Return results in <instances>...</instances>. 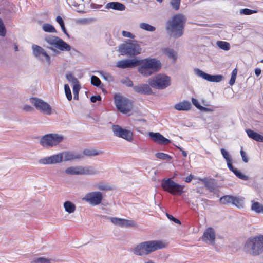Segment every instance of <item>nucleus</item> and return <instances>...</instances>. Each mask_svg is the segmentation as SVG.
I'll return each instance as SVG.
<instances>
[{"label":"nucleus","mask_w":263,"mask_h":263,"mask_svg":"<svg viewBox=\"0 0 263 263\" xmlns=\"http://www.w3.org/2000/svg\"><path fill=\"white\" fill-rule=\"evenodd\" d=\"M103 199L102 194L100 192H92L87 193L82 198L84 201L92 206L100 204Z\"/></svg>","instance_id":"ddd939ff"},{"label":"nucleus","mask_w":263,"mask_h":263,"mask_svg":"<svg viewBox=\"0 0 263 263\" xmlns=\"http://www.w3.org/2000/svg\"><path fill=\"white\" fill-rule=\"evenodd\" d=\"M98 189L102 191H110L112 189V188L108 184L103 183H99L98 185Z\"/></svg>","instance_id":"37998d69"},{"label":"nucleus","mask_w":263,"mask_h":263,"mask_svg":"<svg viewBox=\"0 0 263 263\" xmlns=\"http://www.w3.org/2000/svg\"><path fill=\"white\" fill-rule=\"evenodd\" d=\"M91 84L93 86L99 87L101 85V82L97 76H92L91 77Z\"/></svg>","instance_id":"ea45409f"},{"label":"nucleus","mask_w":263,"mask_h":263,"mask_svg":"<svg viewBox=\"0 0 263 263\" xmlns=\"http://www.w3.org/2000/svg\"><path fill=\"white\" fill-rule=\"evenodd\" d=\"M64 139L62 135L48 134L41 137L40 144L46 148H51L58 145Z\"/></svg>","instance_id":"1a4fd4ad"},{"label":"nucleus","mask_w":263,"mask_h":263,"mask_svg":"<svg viewBox=\"0 0 263 263\" xmlns=\"http://www.w3.org/2000/svg\"><path fill=\"white\" fill-rule=\"evenodd\" d=\"M156 157L163 160H170L172 157L168 154L163 153H157L155 154Z\"/></svg>","instance_id":"4c0bfd02"},{"label":"nucleus","mask_w":263,"mask_h":263,"mask_svg":"<svg viewBox=\"0 0 263 263\" xmlns=\"http://www.w3.org/2000/svg\"><path fill=\"white\" fill-rule=\"evenodd\" d=\"M232 160H230V161H228L227 162V165H228V168H229V170L230 171H231L232 172H233L234 170H235L236 168H234L232 164V162H231Z\"/></svg>","instance_id":"680f3d73"},{"label":"nucleus","mask_w":263,"mask_h":263,"mask_svg":"<svg viewBox=\"0 0 263 263\" xmlns=\"http://www.w3.org/2000/svg\"><path fill=\"white\" fill-rule=\"evenodd\" d=\"M6 30L4 23L0 18V36H4L6 35Z\"/></svg>","instance_id":"8fccbe9b"},{"label":"nucleus","mask_w":263,"mask_h":263,"mask_svg":"<svg viewBox=\"0 0 263 263\" xmlns=\"http://www.w3.org/2000/svg\"><path fill=\"white\" fill-rule=\"evenodd\" d=\"M186 21V17L182 14L173 16L171 20L167 21L166 29L171 37L177 39L183 34V29Z\"/></svg>","instance_id":"f03ea898"},{"label":"nucleus","mask_w":263,"mask_h":263,"mask_svg":"<svg viewBox=\"0 0 263 263\" xmlns=\"http://www.w3.org/2000/svg\"><path fill=\"white\" fill-rule=\"evenodd\" d=\"M64 90H65V95L66 96L67 99L69 101L71 100L72 95H71V90H70L69 85L67 84L64 85Z\"/></svg>","instance_id":"a19ab883"},{"label":"nucleus","mask_w":263,"mask_h":263,"mask_svg":"<svg viewBox=\"0 0 263 263\" xmlns=\"http://www.w3.org/2000/svg\"><path fill=\"white\" fill-rule=\"evenodd\" d=\"M233 199V196L232 195H225L221 197L219 200L222 204H232V200Z\"/></svg>","instance_id":"72a5a7b5"},{"label":"nucleus","mask_w":263,"mask_h":263,"mask_svg":"<svg viewBox=\"0 0 263 263\" xmlns=\"http://www.w3.org/2000/svg\"><path fill=\"white\" fill-rule=\"evenodd\" d=\"M63 206L65 210L69 213H72L76 210V205L70 201H65Z\"/></svg>","instance_id":"c85d7f7f"},{"label":"nucleus","mask_w":263,"mask_h":263,"mask_svg":"<svg viewBox=\"0 0 263 263\" xmlns=\"http://www.w3.org/2000/svg\"><path fill=\"white\" fill-rule=\"evenodd\" d=\"M148 135L151 139L155 142L160 144L167 145L171 143V140L165 138L159 133L149 132Z\"/></svg>","instance_id":"412c9836"},{"label":"nucleus","mask_w":263,"mask_h":263,"mask_svg":"<svg viewBox=\"0 0 263 263\" xmlns=\"http://www.w3.org/2000/svg\"><path fill=\"white\" fill-rule=\"evenodd\" d=\"M194 72L198 77L209 82L218 83L221 81L223 79V76L222 75H211L198 68H195L194 69Z\"/></svg>","instance_id":"2eb2a0df"},{"label":"nucleus","mask_w":263,"mask_h":263,"mask_svg":"<svg viewBox=\"0 0 263 263\" xmlns=\"http://www.w3.org/2000/svg\"><path fill=\"white\" fill-rule=\"evenodd\" d=\"M108 218L114 224L121 227H129L134 226V222L133 220L117 217H108Z\"/></svg>","instance_id":"4be33fe9"},{"label":"nucleus","mask_w":263,"mask_h":263,"mask_svg":"<svg viewBox=\"0 0 263 263\" xmlns=\"http://www.w3.org/2000/svg\"><path fill=\"white\" fill-rule=\"evenodd\" d=\"M105 8L107 9H112L114 10H119V11H124L125 9V6L123 4L118 2H112L108 3L106 6Z\"/></svg>","instance_id":"b1692460"},{"label":"nucleus","mask_w":263,"mask_h":263,"mask_svg":"<svg viewBox=\"0 0 263 263\" xmlns=\"http://www.w3.org/2000/svg\"><path fill=\"white\" fill-rule=\"evenodd\" d=\"M166 215L170 220L174 221L176 223L179 224H181V221L179 219L173 217L172 215L166 213Z\"/></svg>","instance_id":"603ef678"},{"label":"nucleus","mask_w":263,"mask_h":263,"mask_svg":"<svg viewBox=\"0 0 263 263\" xmlns=\"http://www.w3.org/2000/svg\"><path fill=\"white\" fill-rule=\"evenodd\" d=\"M167 245V243L164 240H148L138 243L132 249V251L136 255L145 256L158 250L165 248Z\"/></svg>","instance_id":"f257e3e1"},{"label":"nucleus","mask_w":263,"mask_h":263,"mask_svg":"<svg viewBox=\"0 0 263 263\" xmlns=\"http://www.w3.org/2000/svg\"><path fill=\"white\" fill-rule=\"evenodd\" d=\"M181 0H171L170 5L172 8L175 10H178L179 9Z\"/></svg>","instance_id":"79ce46f5"},{"label":"nucleus","mask_w":263,"mask_h":263,"mask_svg":"<svg viewBox=\"0 0 263 263\" xmlns=\"http://www.w3.org/2000/svg\"><path fill=\"white\" fill-rule=\"evenodd\" d=\"M90 100L92 102L94 103L96 102L97 101H101V97L100 96H92L90 98Z\"/></svg>","instance_id":"5fc2aeb1"},{"label":"nucleus","mask_w":263,"mask_h":263,"mask_svg":"<svg viewBox=\"0 0 263 263\" xmlns=\"http://www.w3.org/2000/svg\"><path fill=\"white\" fill-rule=\"evenodd\" d=\"M240 154H241V156L242 157V160L246 163L248 162V159L247 158V157L246 156V153L243 151L241 150Z\"/></svg>","instance_id":"6e6d98bb"},{"label":"nucleus","mask_w":263,"mask_h":263,"mask_svg":"<svg viewBox=\"0 0 263 263\" xmlns=\"http://www.w3.org/2000/svg\"><path fill=\"white\" fill-rule=\"evenodd\" d=\"M164 53L170 58L173 59L174 61L177 59V55L175 51L172 49L166 48L164 50Z\"/></svg>","instance_id":"e433bc0d"},{"label":"nucleus","mask_w":263,"mask_h":263,"mask_svg":"<svg viewBox=\"0 0 263 263\" xmlns=\"http://www.w3.org/2000/svg\"><path fill=\"white\" fill-rule=\"evenodd\" d=\"M62 156V162L72 161L76 159H82L83 158V155L80 153L74 151H64L60 153Z\"/></svg>","instance_id":"6ab92c4d"},{"label":"nucleus","mask_w":263,"mask_h":263,"mask_svg":"<svg viewBox=\"0 0 263 263\" xmlns=\"http://www.w3.org/2000/svg\"><path fill=\"white\" fill-rule=\"evenodd\" d=\"M161 185L164 191L172 195H181L183 193L184 186L176 183L171 178L162 180Z\"/></svg>","instance_id":"9d476101"},{"label":"nucleus","mask_w":263,"mask_h":263,"mask_svg":"<svg viewBox=\"0 0 263 263\" xmlns=\"http://www.w3.org/2000/svg\"><path fill=\"white\" fill-rule=\"evenodd\" d=\"M56 21L59 24L60 26H63L64 25V22L60 16H57Z\"/></svg>","instance_id":"052dcab7"},{"label":"nucleus","mask_w":263,"mask_h":263,"mask_svg":"<svg viewBox=\"0 0 263 263\" xmlns=\"http://www.w3.org/2000/svg\"><path fill=\"white\" fill-rule=\"evenodd\" d=\"M100 76L102 77L105 81L108 82H113L114 81V77L110 73L103 71L99 72Z\"/></svg>","instance_id":"7c9ffc66"},{"label":"nucleus","mask_w":263,"mask_h":263,"mask_svg":"<svg viewBox=\"0 0 263 263\" xmlns=\"http://www.w3.org/2000/svg\"><path fill=\"white\" fill-rule=\"evenodd\" d=\"M256 12L257 11L256 10H253L248 8L242 9L240 11V13L241 14H244L247 15H251Z\"/></svg>","instance_id":"a18cd8bd"},{"label":"nucleus","mask_w":263,"mask_h":263,"mask_svg":"<svg viewBox=\"0 0 263 263\" xmlns=\"http://www.w3.org/2000/svg\"><path fill=\"white\" fill-rule=\"evenodd\" d=\"M261 70L260 68H256L255 70V73L257 76H259L261 73Z\"/></svg>","instance_id":"338daca9"},{"label":"nucleus","mask_w":263,"mask_h":263,"mask_svg":"<svg viewBox=\"0 0 263 263\" xmlns=\"http://www.w3.org/2000/svg\"><path fill=\"white\" fill-rule=\"evenodd\" d=\"M236 77L231 76L230 80L229 81V84L232 86L234 84Z\"/></svg>","instance_id":"e2e57ef3"},{"label":"nucleus","mask_w":263,"mask_h":263,"mask_svg":"<svg viewBox=\"0 0 263 263\" xmlns=\"http://www.w3.org/2000/svg\"><path fill=\"white\" fill-rule=\"evenodd\" d=\"M192 179H193V176H192V174H190L189 176H188L187 177H186V178H185L184 181L186 182L189 183V182H190L192 181Z\"/></svg>","instance_id":"0e129e2a"},{"label":"nucleus","mask_w":263,"mask_h":263,"mask_svg":"<svg viewBox=\"0 0 263 263\" xmlns=\"http://www.w3.org/2000/svg\"><path fill=\"white\" fill-rule=\"evenodd\" d=\"M191 108V104L189 101H183L177 103L174 106V108L177 110L188 111Z\"/></svg>","instance_id":"393cba45"},{"label":"nucleus","mask_w":263,"mask_h":263,"mask_svg":"<svg viewBox=\"0 0 263 263\" xmlns=\"http://www.w3.org/2000/svg\"><path fill=\"white\" fill-rule=\"evenodd\" d=\"M200 110L201 111H205V112L212 111V110L211 109H210L209 108H206V107H205L203 106H201V107L200 108Z\"/></svg>","instance_id":"69168bd1"},{"label":"nucleus","mask_w":263,"mask_h":263,"mask_svg":"<svg viewBox=\"0 0 263 263\" xmlns=\"http://www.w3.org/2000/svg\"><path fill=\"white\" fill-rule=\"evenodd\" d=\"M251 209L256 213H263V205L258 202L252 201Z\"/></svg>","instance_id":"bb28decb"},{"label":"nucleus","mask_w":263,"mask_h":263,"mask_svg":"<svg viewBox=\"0 0 263 263\" xmlns=\"http://www.w3.org/2000/svg\"><path fill=\"white\" fill-rule=\"evenodd\" d=\"M216 233L213 228H208L204 232L202 237V240L204 242L211 245H215Z\"/></svg>","instance_id":"aec40b11"},{"label":"nucleus","mask_w":263,"mask_h":263,"mask_svg":"<svg viewBox=\"0 0 263 263\" xmlns=\"http://www.w3.org/2000/svg\"><path fill=\"white\" fill-rule=\"evenodd\" d=\"M220 151L223 157L225 159L227 162L232 160L231 156L225 149L222 148Z\"/></svg>","instance_id":"de8ad7c7"},{"label":"nucleus","mask_w":263,"mask_h":263,"mask_svg":"<svg viewBox=\"0 0 263 263\" xmlns=\"http://www.w3.org/2000/svg\"><path fill=\"white\" fill-rule=\"evenodd\" d=\"M246 132L248 137L256 141L263 142V136L251 130L247 129Z\"/></svg>","instance_id":"a878e982"},{"label":"nucleus","mask_w":263,"mask_h":263,"mask_svg":"<svg viewBox=\"0 0 263 263\" xmlns=\"http://www.w3.org/2000/svg\"><path fill=\"white\" fill-rule=\"evenodd\" d=\"M118 50L121 55L134 57L141 53V48L137 41L129 40L126 43L121 44Z\"/></svg>","instance_id":"39448f33"},{"label":"nucleus","mask_w":263,"mask_h":263,"mask_svg":"<svg viewBox=\"0 0 263 263\" xmlns=\"http://www.w3.org/2000/svg\"><path fill=\"white\" fill-rule=\"evenodd\" d=\"M30 102L32 103L36 109L41 112L50 115L52 114V108L50 105L43 100L37 98H31Z\"/></svg>","instance_id":"f8f14e48"},{"label":"nucleus","mask_w":263,"mask_h":263,"mask_svg":"<svg viewBox=\"0 0 263 263\" xmlns=\"http://www.w3.org/2000/svg\"><path fill=\"white\" fill-rule=\"evenodd\" d=\"M39 163L43 165H51L62 162V156L60 153L53 155L40 159L38 161Z\"/></svg>","instance_id":"a211bd4d"},{"label":"nucleus","mask_w":263,"mask_h":263,"mask_svg":"<svg viewBox=\"0 0 263 263\" xmlns=\"http://www.w3.org/2000/svg\"><path fill=\"white\" fill-rule=\"evenodd\" d=\"M121 83L125 84L126 86L128 87H133V83L132 81H131L128 78H126L125 79H123L121 80Z\"/></svg>","instance_id":"3c124183"},{"label":"nucleus","mask_w":263,"mask_h":263,"mask_svg":"<svg viewBox=\"0 0 263 263\" xmlns=\"http://www.w3.org/2000/svg\"><path fill=\"white\" fill-rule=\"evenodd\" d=\"M65 173L70 175H96L99 172L92 166H70L65 170Z\"/></svg>","instance_id":"6e6552de"},{"label":"nucleus","mask_w":263,"mask_h":263,"mask_svg":"<svg viewBox=\"0 0 263 263\" xmlns=\"http://www.w3.org/2000/svg\"><path fill=\"white\" fill-rule=\"evenodd\" d=\"M115 103L118 110L122 113H127L132 108V104L130 101L120 95L115 96Z\"/></svg>","instance_id":"9b49d317"},{"label":"nucleus","mask_w":263,"mask_h":263,"mask_svg":"<svg viewBox=\"0 0 263 263\" xmlns=\"http://www.w3.org/2000/svg\"><path fill=\"white\" fill-rule=\"evenodd\" d=\"M139 61L140 65H141L138 68V71L145 77L158 72L161 67L160 61L155 58H148L143 60H139Z\"/></svg>","instance_id":"7ed1b4c3"},{"label":"nucleus","mask_w":263,"mask_h":263,"mask_svg":"<svg viewBox=\"0 0 263 263\" xmlns=\"http://www.w3.org/2000/svg\"><path fill=\"white\" fill-rule=\"evenodd\" d=\"M139 65L140 62L137 59L122 60L119 61L116 64V66L121 69L134 68Z\"/></svg>","instance_id":"f3484780"},{"label":"nucleus","mask_w":263,"mask_h":263,"mask_svg":"<svg viewBox=\"0 0 263 263\" xmlns=\"http://www.w3.org/2000/svg\"><path fill=\"white\" fill-rule=\"evenodd\" d=\"M50 260L45 257H39L33 260L34 263H50Z\"/></svg>","instance_id":"09e8293b"},{"label":"nucleus","mask_w":263,"mask_h":263,"mask_svg":"<svg viewBox=\"0 0 263 263\" xmlns=\"http://www.w3.org/2000/svg\"><path fill=\"white\" fill-rule=\"evenodd\" d=\"M217 46L222 50L228 51L230 49V45L228 42L219 41L216 43Z\"/></svg>","instance_id":"c756f323"},{"label":"nucleus","mask_w":263,"mask_h":263,"mask_svg":"<svg viewBox=\"0 0 263 263\" xmlns=\"http://www.w3.org/2000/svg\"><path fill=\"white\" fill-rule=\"evenodd\" d=\"M102 153L103 152L98 151L95 149H85L83 150V154H82L83 155V156L85 155L88 157H91L97 156Z\"/></svg>","instance_id":"cd10ccee"},{"label":"nucleus","mask_w":263,"mask_h":263,"mask_svg":"<svg viewBox=\"0 0 263 263\" xmlns=\"http://www.w3.org/2000/svg\"><path fill=\"white\" fill-rule=\"evenodd\" d=\"M42 29L46 32L54 33L57 32L54 26L48 23L44 24L42 26Z\"/></svg>","instance_id":"473e14b6"},{"label":"nucleus","mask_w":263,"mask_h":263,"mask_svg":"<svg viewBox=\"0 0 263 263\" xmlns=\"http://www.w3.org/2000/svg\"><path fill=\"white\" fill-rule=\"evenodd\" d=\"M149 84H142L133 86L134 90L139 93L151 95L153 93V90Z\"/></svg>","instance_id":"5701e85b"},{"label":"nucleus","mask_w":263,"mask_h":263,"mask_svg":"<svg viewBox=\"0 0 263 263\" xmlns=\"http://www.w3.org/2000/svg\"><path fill=\"white\" fill-rule=\"evenodd\" d=\"M122 34L124 37H128L130 39H134L135 37V36L133 34L126 31H122Z\"/></svg>","instance_id":"864d4df0"},{"label":"nucleus","mask_w":263,"mask_h":263,"mask_svg":"<svg viewBox=\"0 0 263 263\" xmlns=\"http://www.w3.org/2000/svg\"><path fill=\"white\" fill-rule=\"evenodd\" d=\"M233 172L239 179H241L243 180H248L249 179V177L248 176L243 174L237 168L234 170Z\"/></svg>","instance_id":"58836bf2"},{"label":"nucleus","mask_w":263,"mask_h":263,"mask_svg":"<svg viewBox=\"0 0 263 263\" xmlns=\"http://www.w3.org/2000/svg\"><path fill=\"white\" fill-rule=\"evenodd\" d=\"M205 186L208 188L210 191H212L214 189V185L213 183L210 182H207L205 183Z\"/></svg>","instance_id":"4d7b16f0"},{"label":"nucleus","mask_w":263,"mask_h":263,"mask_svg":"<svg viewBox=\"0 0 263 263\" xmlns=\"http://www.w3.org/2000/svg\"><path fill=\"white\" fill-rule=\"evenodd\" d=\"M192 103L199 109H200V108L201 107V105H200L197 100H196V99L195 98H192Z\"/></svg>","instance_id":"13d9d810"},{"label":"nucleus","mask_w":263,"mask_h":263,"mask_svg":"<svg viewBox=\"0 0 263 263\" xmlns=\"http://www.w3.org/2000/svg\"><path fill=\"white\" fill-rule=\"evenodd\" d=\"M65 78L69 82L72 83L74 85L78 84V79L73 76L72 72H67L65 75Z\"/></svg>","instance_id":"f704fd0d"},{"label":"nucleus","mask_w":263,"mask_h":263,"mask_svg":"<svg viewBox=\"0 0 263 263\" xmlns=\"http://www.w3.org/2000/svg\"><path fill=\"white\" fill-rule=\"evenodd\" d=\"M243 250L247 253L257 256L263 253V235L251 237L247 239Z\"/></svg>","instance_id":"20e7f679"},{"label":"nucleus","mask_w":263,"mask_h":263,"mask_svg":"<svg viewBox=\"0 0 263 263\" xmlns=\"http://www.w3.org/2000/svg\"><path fill=\"white\" fill-rule=\"evenodd\" d=\"M45 41L51 46V47H46L54 51H56V50L53 47L65 51H69L71 49V46L69 45L58 36L46 35L45 36Z\"/></svg>","instance_id":"0eeeda50"},{"label":"nucleus","mask_w":263,"mask_h":263,"mask_svg":"<svg viewBox=\"0 0 263 263\" xmlns=\"http://www.w3.org/2000/svg\"><path fill=\"white\" fill-rule=\"evenodd\" d=\"M237 74V70L236 68H235L232 72L231 76L236 77Z\"/></svg>","instance_id":"774afa93"},{"label":"nucleus","mask_w":263,"mask_h":263,"mask_svg":"<svg viewBox=\"0 0 263 263\" xmlns=\"http://www.w3.org/2000/svg\"><path fill=\"white\" fill-rule=\"evenodd\" d=\"M243 200L240 198L236 196H233V199L232 200V204L236 206V207L240 208L242 206Z\"/></svg>","instance_id":"c9c22d12"},{"label":"nucleus","mask_w":263,"mask_h":263,"mask_svg":"<svg viewBox=\"0 0 263 263\" xmlns=\"http://www.w3.org/2000/svg\"><path fill=\"white\" fill-rule=\"evenodd\" d=\"M200 200L202 202V205L204 209H206L209 206L213 205V202L212 201L204 198H201Z\"/></svg>","instance_id":"c03bdc74"},{"label":"nucleus","mask_w":263,"mask_h":263,"mask_svg":"<svg viewBox=\"0 0 263 263\" xmlns=\"http://www.w3.org/2000/svg\"><path fill=\"white\" fill-rule=\"evenodd\" d=\"M112 130L117 137L124 139L128 141H131L133 140V134L130 130L123 129L118 125H112Z\"/></svg>","instance_id":"4468645a"},{"label":"nucleus","mask_w":263,"mask_h":263,"mask_svg":"<svg viewBox=\"0 0 263 263\" xmlns=\"http://www.w3.org/2000/svg\"><path fill=\"white\" fill-rule=\"evenodd\" d=\"M32 53L34 57L37 58L40 60L43 61L44 59L42 58V56L45 57L46 61L48 64L51 63L50 57L47 54L46 51L41 46L33 44L32 46Z\"/></svg>","instance_id":"dca6fc26"},{"label":"nucleus","mask_w":263,"mask_h":263,"mask_svg":"<svg viewBox=\"0 0 263 263\" xmlns=\"http://www.w3.org/2000/svg\"><path fill=\"white\" fill-rule=\"evenodd\" d=\"M139 27L143 30L150 32H153L156 30V28L155 27L146 23H141L139 24Z\"/></svg>","instance_id":"2f4dec72"},{"label":"nucleus","mask_w":263,"mask_h":263,"mask_svg":"<svg viewBox=\"0 0 263 263\" xmlns=\"http://www.w3.org/2000/svg\"><path fill=\"white\" fill-rule=\"evenodd\" d=\"M24 110L26 111H32L33 110V108L29 105H25L23 107Z\"/></svg>","instance_id":"bf43d9fd"},{"label":"nucleus","mask_w":263,"mask_h":263,"mask_svg":"<svg viewBox=\"0 0 263 263\" xmlns=\"http://www.w3.org/2000/svg\"><path fill=\"white\" fill-rule=\"evenodd\" d=\"M147 82L151 87L162 90L171 85V78L164 74H158L149 78Z\"/></svg>","instance_id":"423d86ee"},{"label":"nucleus","mask_w":263,"mask_h":263,"mask_svg":"<svg viewBox=\"0 0 263 263\" xmlns=\"http://www.w3.org/2000/svg\"><path fill=\"white\" fill-rule=\"evenodd\" d=\"M80 89V86L79 84L74 85L73 87V93L74 95V99L78 100L79 91Z\"/></svg>","instance_id":"49530a36"}]
</instances>
